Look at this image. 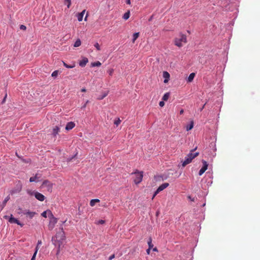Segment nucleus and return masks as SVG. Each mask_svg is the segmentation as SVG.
<instances>
[{
  "mask_svg": "<svg viewBox=\"0 0 260 260\" xmlns=\"http://www.w3.org/2000/svg\"><path fill=\"white\" fill-rule=\"evenodd\" d=\"M193 127V121H191L190 122V123L189 124H188L186 126V130L187 131H189L190 130H191Z\"/></svg>",
  "mask_w": 260,
  "mask_h": 260,
  "instance_id": "22",
  "label": "nucleus"
},
{
  "mask_svg": "<svg viewBox=\"0 0 260 260\" xmlns=\"http://www.w3.org/2000/svg\"><path fill=\"white\" fill-rule=\"evenodd\" d=\"M65 234L63 231L62 227L61 228V231L56 233V235L52 237V242L55 247H57V254L60 252V248L62 244L63 241L65 240Z\"/></svg>",
  "mask_w": 260,
  "mask_h": 260,
  "instance_id": "1",
  "label": "nucleus"
},
{
  "mask_svg": "<svg viewBox=\"0 0 260 260\" xmlns=\"http://www.w3.org/2000/svg\"><path fill=\"white\" fill-rule=\"evenodd\" d=\"M64 3L67 5V8H69L71 5V0H64Z\"/></svg>",
  "mask_w": 260,
  "mask_h": 260,
  "instance_id": "33",
  "label": "nucleus"
},
{
  "mask_svg": "<svg viewBox=\"0 0 260 260\" xmlns=\"http://www.w3.org/2000/svg\"><path fill=\"white\" fill-rule=\"evenodd\" d=\"M58 71L56 70V71H54L52 72V74H51V76L53 78H55L58 75Z\"/></svg>",
  "mask_w": 260,
  "mask_h": 260,
  "instance_id": "34",
  "label": "nucleus"
},
{
  "mask_svg": "<svg viewBox=\"0 0 260 260\" xmlns=\"http://www.w3.org/2000/svg\"><path fill=\"white\" fill-rule=\"evenodd\" d=\"M101 66V63L99 61L93 62L91 63V66L92 67H100Z\"/></svg>",
  "mask_w": 260,
  "mask_h": 260,
  "instance_id": "31",
  "label": "nucleus"
},
{
  "mask_svg": "<svg viewBox=\"0 0 260 260\" xmlns=\"http://www.w3.org/2000/svg\"><path fill=\"white\" fill-rule=\"evenodd\" d=\"M85 12V10H84L82 12L78 14L77 16V19L79 21H81L82 20Z\"/></svg>",
  "mask_w": 260,
  "mask_h": 260,
  "instance_id": "21",
  "label": "nucleus"
},
{
  "mask_svg": "<svg viewBox=\"0 0 260 260\" xmlns=\"http://www.w3.org/2000/svg\"><path fill=\"white\" fill-rule=\"evenodd\" d=\"M126 3L128 5L131 4V0H126Z\"/></svg>",
  "mask_w": 260,
  "mask_h": 260,
  "instance_id": "50",
  "label": "nucleus"
},
{
  "mask_svg": "<svg viewBox=\"0 0 260 260\" xmlns=\"http://www.w3.org/2000/svg\"><path fill=\"white\" fill-rule=\"evenodd\" d=\"M41 176H38V174H36V175L34 177H31L29 178V182H37L38 181V179L40 178Z\"/></svg>",
  "mask_w": 260,
  "mask_h": 260,
  "instance_id": "19",
  "label": "nucleus"
},
{
  "mask_svg": "<svg viewBox=\"0 0 260 260\" xmlns=\"http://www.w3.org/2000/svg\"><path fill=\"white\" fill-rule=\"evenodd\" d=\"M152 18H153V16H151L150 17V18L149 19V21H151V20H152Z\"/></svg>",
  "mask_w": 260,
  "mask_h": 260,
  "instance_id": "58",
  "label": "nucleus"
},
{
  "mask_svg": "<svg viewBox=\"0 0 260 260\" xmlns=\"http://www.w3.org/2000/svg\"><path fill=\"white\" fill-rule=\"evenodd\" d=\"M88 62V59L86 57H83L81 60L80 61L79 64L81 67H84L87 63Z\"/></svg>",
  "mask_w": 260,
  "mask_h": 260,
  "instance_id": "12",
  "label": "nucleus"
},
{
  "mask_svg": "<svg viewBox=\"0 0 260 260\" xmlns=\"http://www.w3.org/2000/svg\"><path fill=\"white\" fill-rule=\"evenodd\" d=\"M66 222V220L64 221H62V224H63Z\"/></svg>",
  "mask_w": 260,
  "mask_h": 260,
  "instance_id": "61",
  "label": "nucleus"
},
{
  "mask_svg": "<svg viewBox=\"0 0 260 260\" xmlns=\"http://www.w3.org/2000/svg\"><path fill=\"white\" fill-rule=\"evenodd\" d=\"M132 175H135V178L134 180V182L136 184H139L142 181L143 177V171H139L138 170H136L135 172H133Z\"/></svg>",
  "mask_w": 260,
  "mask_h": 260,
  "instance_id": "5",
  "label": "nucleus"
},
{
  "mask_svg": "<svg viewBox=\"0 0 260 260\" xmlns=\"http://www.w3.org/2000/svg\"><path fill=\"white\" fill-rule=\"evenodd\" d=\"M129 16H130V11H128L127 12H125L124 14V15L122 16V18L124 20H127L129 18Z\"/></svg>",
  "mask_w": 260,
  "mask_h": 260,
  "instance_id": "26",
  "label": "nucleus"
},
{
  "mask_svg": "<svg viewBox=\"0 0 260 260\" xmlns=\"http://www.w3.org/2000/svg\"><path fill=\"white\" fill-rule=\"evenodd\" d=\"M153 251H158L157 248L156 247H154L153 248Z\"/></svg>",
  "mask_w": 260,
  "mask_h": 260,
  "instance_id": "52",
  "label": "nucleus"
},
{
  "mask_svg": "<svg viewBox=\"0 0 260 260\" xmlns=\"http://www.w3.org/2000/svg\"><path fill=\"white\" fill-rule=\"evenodd\" d=\"M197 149V147H196L195 148L192 149L190 152L187 155V156L190 158L191 160H192L193 158H194L196 157H197L199 154V152H195L193 153V151H194Z\"/></svg>",
  "mask_w": 260,
  "mask_h": 260,
  "instance_id": "10",
  "label": "nucleus"
},
{
  "mask_svg": "<svg viewBox=\"0 0 260 260\" xmlns=\"http://www.w3.org/2000/svg\"><path fill=\"white\" fill-rule=\"evenodd\" d=\"M105 222V220H102V219L99 220L98 221V224H104Z\"/></svg>",
  "mask_w": 260,
  "mask_h": 260,
  "instance_id": "38",
  "label": "nucleus"
},
{
  "mask_svg": "<svg viewBox=\"0 0 260 260\" xmlns=\"http://www.w3.org/2000/svg\"><path fill=\"white\" fill-rule=\"evenodd\" d=\"M94 47L96 48V49L98 50H100V46L99 44L98 43H95L94 45Z\"/></svg>",
  "mask_w": 260,
  "mask_h": 260,
  "instance_id": "36",
  "label": "nucleus"
},
{
  "mask_svg": "<svg viewBox=\"0 0 260 260\" xmlns=\"http://www.w3.org/2000/svg\"><path fill=\"white\" fill-rule=\"evenodd\" d=\"M192 160L189 158L188 157H187V156L185 157V159L182 162V166L184 167H185L186 165L189 164V163H190L191 162Z\"/></svg>",
  "mask_w": 260,
  "mask_h": 260,
  "instance_id": "16",
  "label": "nucleus"
},
{
  "mask_svg": "<svg viewBox=\"0 0 260 260\" xmlns=\"http://www.w3.org/2000/svg\"><path fill=\"white\" fill-rule=\"evenodd\" d=\"M196 74L194 73H191L189 74V76L187 78V81L188 82H191L193 80L195 77Z\"/></svg>",
  "mask_w": 260,
  "mask_h": 260,
  "instance_id": "20",
  "label": "nucleus"
},
{
  "mask_svg": "<svg viewBox=\"0 0 260 260\" xmlns=\"http://www.w3.org/2000/svg\"><path fill=\"white\" fill-rule=\"evenodd\" d=\"M159 106L160 107H163L164 105H165V103L164 101H160L159 103Z\"/></svg>",
  "mask_w": 260,
  "mask_h": 260,
  "instance_id": "45",
  "label": "nucleus"
},
{
  "mask_svg": "<svg viewBox=\"0 0 260 260\" xmlns=\"http://www.w3.org/2000/svg\"><path fill=\"white\" fill-rule=\"evenodd\" d=\"M48 217L50 218L48 228L50 230H52L57 222V218L54 216L51 211L49 212Z\"/></svg>",
  "mask_w": 260,
  "mask_h": 260,
  "instance_id": "4",
  "label": "nucleus"
},
{
  "mask_svg": "<svg viewBox=\"0 0 260 260\" xmlns=\"http://www.w3.org/2000/svg\"><path fill=\"white\" fill-rule=\"evenodd\" d=\"M202 163H203V167H202V168L200 170V171L199 172V176H201L204 173V172L207 170V169L208 168V164L207 162L204 159L202 160Z\"/></svg>",
  "mask_w": 260,
  "mask_h": 260,
  "instance_id": "9",
  "label": "nucleus"
},
{
  "mask_svg": "<svg viewBox=\"0 0 260 260\" xmlns=\"http://www.w3.org/2000/svg\"><path fill=\"white\" fill-rule=\"evenodd\" d=\"M6 98H7V94L5 95V96L4 97V98L2 101V103H4Z\"/></svg>",
  "mask_w": 260,
  "mask_h": 260,
  "instance_id": "53",
  "label": "nucleus"
},
{
  "mask_svg": "<svg viewBox=\"0 0 260 260\" xmlns=\"http://www.w3.org/2000/svg\"><path fill=\"white\" fill-rule=\"evenodd\" d=\"M42 244V242H41V241H40H40H38V243H37V245H40V244Z\"/></svg>",
  "mask_w": 260,
  "mask_h": 260,
  "instance_id": "55",
  "label": "nucleus"
},
{
  "mask_svg": "<svg viewBox=\"0 0 260 260\" xmlns=\"http://www.w3.org/2000/svg\"><path fill=\"white\" fill-rule=\"evenodd\" d=\"M49 183V181H48V180H45V181H43V185H46V184H47V183Z\"/></svg>",
  "mask_w": 260,
  "mask_h": 260,
  "instance_id": "48",
  "label": "nucleus"
},
{
  "mask_svg": "<svg viewBox=\"0 0 260 260\" xmlns=\"http://www.w3.org/2000/svg\"><path fill=\"white\" fill-rule=\"evenodd\" d=\"M49 211H51L50 210H47L46 211H43L42 213H41V215L45 217V218H46L47 217V214H48V215H49Z\"/></svg>",
  "mask_w": 260,
  "mask_h": 260,
  "instance_id": "32",
  "label": "nucleus"
},
{
  "mask_svg": "<svg viewBox=\"0 0 260 260\" xmlns=\"http://www.w3.org/2000/svg\"><path fill=\"white\" fill-rule=\"evenodd\" d=\"M75 126V123L74 122L71 121L67 123L65 129L67 131H70L73 129Z\"/></svg>",
  "mask_w": 260,
  "mask_h": 260,
  "instance_id": "11",
  "label": "nucleus"
},
{
  "mask_svg": "<svg viewBox=\"0 0 260 260\" xmlns=\"http://www.w3.org/2000/svg\"><path fill=\"white\" fill-rule=\"evenodd\" d=\"M36 252H35L31 258V260H35L36 259Z\"/></svg>",
  "mask_w": 260,
  "mask_h": 260,
  "instance_id": "44",
  "label": "nucleus"
},
{
  "mask_svg": "<svg viewBox=\"0 0 260 260\" xmlns=\"http://www.w3.org/2000/svg\"><path fill=\"white\" fill-rule=\"evenodd\" d=\"M113 69H110L108 71V73H109V75L112 76L113 73Z\"/></svg>",
  "mask_w": 260,
  "mask_h": 260,
  "instance_id": "41",
  "label": "nucleus"
},
{
  "mask_svg": "<svg viewBox=\"0 0 260 260\" xmlns=\"http://www.w3.org/2000/svg\"><path fill=\"white\" fill-rule=\"evenodd\" d=\"M81 41L80 39H78L75 42V43L74 44V47H79L81 45Z\"/></svg>",
  "mask_w": 260,
  "mask_h": 260,
  "instance_id": "28",
  "label": "nucleus"
},
{
  "mask_svg": "<svg viewBox=\"0 0 260 260\" xmlns=\"http://www.w3.org/2000/svg\"><path fill=\"white\" fill-rule=\"evenodd\" d=\"M187 198L191 202H193L194 201V198H192L190 196H188Z\"/></svg>",
  "mask_w": 260,
  "mask_h": 260,
  "instance_id": "42",
  "label": "nucleus"
},
{
  "mask_svg": "<svg viewBox=\"0 0 260 260\" xmlns=\"http://www.w3.org/2000/svg\"><path fill=\"white\" fill-rule=\"evenodd\" d=\"M205 205V203L203 204V206H204Z\"/></svg>",
  "mask_w": 260,
  "mask_h": 260,
  "instance_id": "60",
  "label": "nucleus"
},
{
  "mask_svg": "<svg viewBox=\"0 0 260 260\" xmlns=\"http://www.w3.org/2000/svg\"><path fill=\"white\" fill-rule=\"evenodd\" d=\"M184 112V111L183 109H181L180 111V114H182Z\"/></svg>",
  "mask_w": 260,
  "mask_h": 260,
  "instance_id": "54",
  "label": "nucleus"
},
{
  "mask_svg": "<svg viewBox=\"0 0 260 260\" xmlns=\"http://www.w3.org/2000/svg\"><path fill=\"white\" fill-rule=\"evenodd\" d=\"M10 200V197L8 196L5 198L4 200L3 201L2 205H1V210H2L3 208L5 207L7 202Z\"/></svg>",
  "mask_w": 260,
  "mask_h": 260,
  "instance_id": "17",
  "label": "nucleus"
},
{
  "mask_svg": "<svg viewBox=\"0 0 260 260\" xmlns=\"http://www.w3.org/2000/svg\"><path fill=\"white\" fill-rule=\"evenodd\" d=\"M23 214L27 215L30 219H32L36 214V212L28 211L25 213L24 212Z\"/></svg>",
  "mask_w": 260,
  "mask_h": 260,
  "instance_id": "18",
  "label": "nucleus"
},
{
  "mask_svg": "<svg viewBox=\"0 0 260 260\" xmlns=\"http://www.w3.org/2000/svg\"><path fill=\"white\" fill-rule=\"evenodd\" d=\"M208 149L209 155H210L211 157H214L216 156L215 152L216 151V146L215 141H212L210 143Z\"/></svg>",
  "mask_w": 260,
  "mask_h": 260,
  "instance_id": "6",
  "label": "nucleus"
},
{
  "mask_svg": "<svg viewBox=\"0 0 260 260\" xmlns=\"http://www.w3.org/2000/svg\"><path fill=\"white\" fill-rule=\"evenodd\" d=\"M100 200L98 199H92L90 201V205L91 207H93V206H94L95 205L96 203H99V202H100Z\"/></svg>",
  "mask_w": 260,
  "mask_h": 260,
  "instance_id": "25",
  "label": "nucleus"
},
{
  "mask_svg": "<svg viewBox=\"0 0 260 260\" xmlns=\"http://www.w3.org/2000/svg\"><path fill=\"white\" fill-rule=\"evenodd\" d=\"M22 184L19 182V183L16 185L15 187L10 191V193L11 194H14L19 193L22 190Z\"/></svg>",
  "mask_w": 260,
  "mask_h": 260,
  "instance_id": "8",
  "label": "nucleus"
},
{
  "mask_svg": "<svg viewBox=\"0 0 260 260\" xmlns=\"http://www.w3.org/2000/svg\"><path fill=\"white\" fill-rule=\"evenodd\" d=\"M179 38H175L174 40V44L176 46L181 47L182 46V43H186L187 39L186 36L182 34H180L179 36Z\"/></svg>",
  "mask_w": 260,
  "mask_h": 260,
  "instance_id": "3",
  "label": "nucleus"
},
{
  "mask_svg": "<svg viewBox=\"0 0 260 260\" xmlns=\"http://www.w3.org/2000/svg\"><path fill=\"white\" fill-rule=\"evenodd\" d=\"M19 28L22 30H25L26 29V27L24 25H20Z\"/></svg>",
  "mask_w": 260,
  "mask_h": 260,
  "instance_id": "39",
  "label": "nucleus"
},
{
  "mask_svg": "<svg viewBox=\"0 0 260 260\" xmlns=\"http://www.w3.org/2000/svg\"><path fill=\"white\" fill-rule=\"evenodd\" d=\"M236 2H239V0H235ZM227 2L230 3H234V0H226Z\"/></svg>",
  "mask_w": 260,
  "mask_h": 260,
  "instance_id": "47",
  "label": "nucleus"
},
{
  "mask_svg": "<svg viewBox=\"0 0 260 260\" xmlns=\"http://www.w3.org/2000/svg\"><path fill=\"white\" fill-rule=\"evenodd\" d=\"M169 96H170V93L166 92L164 94V95L162 98V100L163 101H167L168 100Z\"/></svg>",
  "mask_w": 260,
  "mask_h": 260,
  "instance_id": "30",
  "label": "nucleus"
},
{
  "mask_svg": "<svg viewBox=\"0 0 260 260\" xmlns=\"http://www.w3.org/2000/svg\"><path fill=\"white\" fill-rule=\"evenodd\" d=\"M115 257V254H113L109 256V260H112Z\"/></svg>",
  "mask_w": 260,
  "mask_h": 260,
  "instance_id": "46",
  "label": "nucleus"
},
{
  "mask_svg": "<svg viewBox=\"0 0 260 260\" xmlns=\"http://www.w3.org/2000/svg\"><path fill=\"white\" fill-rule=\"evenodd\" d=\"M109 91H105L104 93H102V94L100 95L98 98V99L99 100H103L104 98H105L108 94Z\"/></svg>",
  "mask_w": 260,
  "mask_h": 260,
  "instance_id": "24",
  "label": "nucleus"
},
{
  "mask_svg": "<svg viewBox=\"0 0 260 260\" xmlns=\"http://www.w3.org/2000/svg\"><path fill=\"white\" fill-rule=\"evenodd\" d=\"M227 6L225 7V9L228 10V8H226Z\"/></svg>",
  "mask_w": 260,
  "mask_h": 260,
  "instance_id": "62",
  "label": "nucleus"
},
{
  "mask_svg": "<svg viewBox=\"0 0 260 260\" xmlns=\"http://www.w3.org/2000/svg\"><path fill=\"white\" fill-rule=\"evenodd\" d=\"M88 101L87 100L86 103L81 107V109H83L86 107L87 104L88 103Z\"/></svg>",
  "mask_w": 260,
  "mask_h": 260,
  "instance_id": "43",
  "label": "nucleus"
},
{
  "mask_svg": "<svg viewBox=\"0 0 260 260\" xmlns=\"http://www.w3.org/2000/svg\"><path fill=\"white\" fill-rule=\"evenodd\" d=\"M26 192L29 196H35V197L40 201H43L45 199V196L43 194L35 190H32L30 189H27L26 190Z\"/></svg>",
  "mask_w": 260,
  "mask_h": 260,
  "instance_id": "2",
  "label": "nucleus"
},
{
  "mask_svg": "<svg viewBox=\"0 0 260 260\" xmlns=\"http://www.w3.org/2000/svg\"><path fill=\"white\" fill-rule=\"evenodd\" d=\"M206 104V103H205V104H204V105L202 107V108L200 109V111H202V110H203V109L204 108V107H205V106Z\"/></svg>",
  "mask_w": 260,
  "mask_h": 260,
  "instance_id": "51",
  "label": "nucleus"
},
{
  "mask_svg": "<svg viewBox=\"0 0 260 260\" xmlns=\"http://www.w3.org/2000/svg\"><path fill=\"white\" fill-rule=\"evenodd\" d=\"M121 122V120L119 118H118V119L115 120L114 121V124H115L116 126H118Z\"/></svg>",
  "mask_w": 260,
  "mask_h": 260,
  "instance_id": "35",
  "label": "nucleus"
},
{
  "mask_svg": "<svg viewBox=\"0 0 260 260\" xmlns=\"http://www.w3.org/2000/svg\"><path fill=\"white\" fill-rule=\"evenodd\" d=\"M60 131V128L58 126H55L52 130V135L54 137H55Z\"/></svg>",
  "mask_w": 260,
  "mask_h": 260,
  "instance_id": "15",
  "label": "nucleus"
},
{
  "mask_svg": "<svg viewBox=\"0 0 260 260\" xmlns=\"http://www.w3.org/2000/svg\"><path fill=\"white\" fill-rule=\"evenodd\" d=\"M162 178L161 176H156L154 177V179L156 181H160V179Z\"/></svg>",
  "mask_w": 260,
  "mask_h": 260,
  "instance_id": "37",
  "label": "nucleus"
},
{
  "mask_svg": "<svg viewBox=\"0 0 260 260\" xmlns=\"http://www.w3.org/2000/svg\"><path fill=\"white\" fill-rule=\"evenodd\" d=\"M4 218L6 219H8V221L10 223H16L17 225H20L21 227H22L24 225L23 223L20 222L17 218H14L12 214H11L10 216L5 215Z\"/></svg>",
  "mask_w": 260,
  "mask_h": 260,
  "instance_id": "7",
  "label": "nucleus"
},
{
  "mask_svg": "<svg viewBox=\"0 0 260 260\" xmlns=\"http://www.w3.org/2000/svg\"><path fill=\"white\" fill-rule=\"evenodd\" d=\"M139 36V32H135L133 35L132 42L134 43Z\"/></svg>",
  "mask_w": 260,
  "mask_h": 260,
  "instance_id": "27",
  "label": "nucleus"
},
{
  "mask_svg": "<svg viewBox=\"0 0 260 260\" xmlns=\"http://www.w3.org/2000/svg\"><path fill=\"white\" fill-rule=\"evenodd\" d=\"M147 244L148 245V248L151 249L153 247V244L152 243V238L149 237L148 241L147 242Z\"/></svg>",
  "mask_w": 260,
  "mask_h": 260,
  "instance_id": "29",
  "label": "nucleus"
},
{
  "mask_svg": "<svg viewBox=\"0 0 260 260\" xmlns=\"http://www.w3.org/2000/svg\"><path fill=\"white\" fill-rule=\"evenodd\" d=\"M159 192L158 191H157V190L156 189V191L154 192L153 196H152V199L153 200L154 197L159 193Z\"/></svg>",
  "mask_w": 260,
  "mask_h": 260,
  "instance_id": "40",
  "label": "nucleus"
},
{
  "mask_svg": "<svg viewBox=\"0 0 260 260\" xmlns=\"http://www.w3.org/2000/svg\"><path fill=\"white\" fill-rule=\"evenodd\" d=\"M87 15H86V16H85V17L84 20H85V21H86V20H87Z\"/></svg>",
  "mask_w": 260,
  "mask_h": 260,
  "instance_id": "59",
  "label": "nucleus"
},
{
  "mask_svg": "<svg viewBox=\"0 0 260 260\" xmlns=\"http://www.w3.org/2000/svg\"><path fill=\"white\" fill-rule=\"evenodd\" d=\"M150 249H151L148 248V249L146 250V252H147V254H150Z\"/></svg>",
  "mask_w": 260,
  "mask_h": 260,
  "instance_id": "49",
  "label": "nucleus"
},
{
  "mask_svg": "<svg viewBox=\"0 0 260 260\" xmlns=\"http://www.w3.org/2000/svg\"><path fill=\"white\" fill-rule=\"evenodd\" d=\"M169 185V183H162L161 185H160L157 189V191L160 192L161 191L163 190L165 188H166L167 187H168Z\"/></svg>",
  "mask_w": 260,
  "mask_h": 260,
  "instance_id": "13",
  "label": "nucleus"
},
{
  "mask_svg": "<svg viewBox=\"0 0 260 260\" xmlns=\"http://www.w3.org/2000/svg\"><path fill=\"white\" fill-rule=\"evenodd\" d=\"M86 89H85V88H82V89H81V91H82V92H85V91H86Z\"/></svg>",
  "mask_w": 260,
  "mask_h": 260,
  "instance_id": "57",
  "label": "nucleus"
},
{
  "mask_svg": "<svg viewBox=\"0 0 260 260\" xmlns=\"http://www.w3.org/2000/svg\"><path fill=\"white\" fill-rule=\"evenodd\" d=\"M64 67L68 69H72L75 67V63L74 62L72 64H68L65 62L62 61Z\"/></svg>",
  "mask_w": 260,
  "mask_h": 260,
  "instance_id": "23",
  "label": "nucleus"
},
{
  "mask_svg": "<svg viewBox=\"0 0 260 260\" xmlns=\"http://www.w3.org/2000/svg\"><path fill=\"white\" fill-rule=\"evenodd\" d=\"M38 250V247L37 246L36 248L35 251V252H36V254L37 253Z\"/></svg>",
  "mask_w": 260,
  "mask_h": 260,
  "instance_id": "56",
  "label": "nucleus"
},
{
  "mask_svg": "<svg viewBox=\"0 0 260 260\" xmlns=\"http://www.w3.org/2000/svg\"><path fill=\"white\" fill-rule=\"evenodd\" d=\"M163 77L165 78L164 82L165 83H167L170 78L169 73L167 71H164L163 72Z\"/></svg>",
  "mask_w": 260,
  "mask_h": 260,
  "instance_id": "14",
  "label": "nucleus"
}]
</instances>
